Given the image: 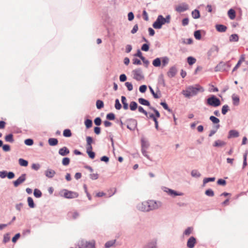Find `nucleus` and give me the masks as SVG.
Segmentation results:
<instances>
[{
    "mask_svg": "<svg viewBox=\"0 0 248 248\" xmlns=\"http://www.w3.org/2000/svg\"><path fill=\"white\" fill-rule=\"evenodd\" d=\"M204 89L203 87L199 84L188 86L186 90H183V94L185 97L190 98L191 97L196 95L198 93H203Z\"/></svg>",
    "mask_w": 248,
    "mask_h": 248,
    "instance_id": "f257e3e1",
    "label": "nucleus"
},
{
    "mask_svg": "<svg viewBox=\"0 0 248 248\" xmlns=\"http://www.w3.org/2000/svg\"><path fill=\"white\" fill-rule=\"evenodd\" d=\"M205 104L210 107L217 108L221 105L220 99L215 95L211 94L205 100Z\"/></svg>",
    "mask_w": 248,
    "mask_h": 248,
    "instance_id": "f03ea898",
    "label": "nucleus"
},
{
    "mask_svg": "<svg viewBox=\"0 0 248 248\" xmlns=\"http://www.w3.org/2000/svg\"><path fill=\"white\" fill-rule=\"evenodd\" d=\"M169 60V58L167 56L157 57L154 59L152 62V64L155 67H160L162 65V67L163 68L168 64Z\"/></svg>",
    "mask_w": 248,
    "mask_h": 248,
    "instance_id": "7ed1b4c3",
    "label": "nucleus"
},
{
    "mask_svg": "<svg viewBox=\"0 0 248 248\" xmlns=\"http://www.w3.org/2000/svg\"><path fill=\"white\" fill-rule=\"evenodd\" d=\"M61 197H63L65 199H71L78 198L79 194L78 192L68 190L67 189H62L59 193Z\"/></svg>",
    "mask_w": 248,
    "mask_h": 248,
    "instance_id": "20e7f679",
    "label": "nucleus"
},
{
    "mask_svg": "<svg viewBox=\"0 0 248 248\" xmlns=\"http://www.w3.org/2000/svg\"><path fill=\"white\" fill-rule=\"evenodd\" d=\"M231 67V64L230 61L224 62H220L215 67V71L227 72L229 71V68Z\"/></svg>",
    "mask_w": 248,
    "mask_h": 248,
    "instance_id": "39448f33",
    "label": "nucleus"
},
{
    "mask_svg": "<svg viewBox=\"0 0 248 248\" xmlns=\"http://www.w3.org/2000/svg\"><path fill=\"white\" fill-rule=\"evenodd\" d=\"M126 123L127 124L126 127L131 131H134L137 129V121L133 118H129L126 120Z\"/></svg>",
    "mask_w": 248,
    "mask_h": 248,
    "instance_id": "423d86ee",
    "label": "nucleus"
},
{
    "mask_svg": "<svg viewBox=\"0 0 248 248\" xmlns=\"http://www.w3.org/2000/svg\"><path fill=\"white\" fill-rule=\"evenodd\" d=\"M163 20V16H157L156 20L153 23V27L156 30H159L162 28L163 25H165Z\"/></svg>",
    "mask_w": 248,
    "mask_h": 248,
    "instance_id": "0eeeda50",
    "label": "nucleus"
},
{
    "mask_svg": "<svg viewBox=\"0 0 248 248\" xmlns=\"http://www.w3.org/2000/svg\"><path fill=\"white\" fill-rule=\"evenodd\" d=\"M219 51V48L217 46L213 45L208 51L207 54L208 59H210L211 57H214L217 56Z\"/></svg>",
    "mask_w": 248,
    "mask_h": 248,
    "instance_id": "6e6552de",
    "label": "nucleus"
},
{
    "mask_svg": "<svg viewBox=\"0 0 248 248\" xmlns=\"http://www.w3.org/2000/svg\"><path fill=\"white\" fill-rule=\"evenodd\" d=\"M78 248H96L95 242L94 240L91 241H82L81 247H79Z\"/></svg>",
    "mask_w": 248,
    "mask_h": 248,
    "instance_id": "1a4fd4ad",
    "label": "nucleus"
},
{
    "mask_svg": "<svg viewBox=\"0 0 248 248\" xmlns=\"http://www.w3.org/2000/svg\"><path fill=\"white\" fill-rule=\"evenodd\" d=\"M164 191L166 192L169 195L172 197H175L177 196H183L184 195L183 192H178L166 187H164Z\"/></svg>",
    "mask_w": 248,
    "mask_h": 248,
    "instance_id": "9d476101",
    "label": "nucleus"
},
{
    "mask_svg": "<svg viewBox=\"0 0 248 248\" xmlns=\"http://www.w3.org/2000/svg\"><path fill=\"white\" fill-rule=\"evenodd\" d=\"M26 179V174H22L16 180L13 182L14 186L16 187L18 186L20 184L25 181Z\"/></svg>",
    "mask_w": 248,
    "mask_h": 248,
    "instance_id": "9b49d317",
    "label": "nucleus"
},
{
    "mask_svg": "<svg viewBox=\"0 0 248 248\" xmlns=\"http://www.w3.org/2000/svg\"><path fill=\"white\" fill-rule=\"evenodd\" d=\"M134 74V78L137 81H140L144 78L143 75H142V71L140 68L135 69L132 71Z\"/></svg>",
    "mask_w": 248,
    "mask_h": 248,
    "instance_id": "f8f14e48",
    "label": "nucleus"
},
{
    "mask_svg": "<svg viewBox=\"0 0 248 248\" xmlns=\"http://www.w3.org/2000/svg\"><path fill=\"white\" fill-rule=\"evenodd\" d=\"M148 205L147 201L143 202L138 204L137 208L139 210L142 212H149Z\"/></svg>",
    "mask_w": 248,
    "mask_h": 248,
    "instance_id": "ddd939ff",
    "label": "nucleus"
},
{
    "mask_svg": "<svg viewBox=\"0 0 248 248\" xmlns=\"http://www.w3.org/2000/svg\"><path fill=\"white\" fill-rule=\"evenodd\" d=\"M196 243V238L193 236H190L187 240L186 246L188 248H194Z\"/></svg>",
    "mask_w": 248,
    "mask_h": 248,
    "instance_id": "4468645a",
    "label": "nucleus"
},
{
    "mask_svg": "<svg viewBox=\"0 0 248 248\" xmlns=\"http://www.w3.org/2000/svg\"><path fill=\"white\" fill-rule=\"evenodd\" d=\"M177 72L178 70L175 65H173L170 68L169 71L167 72V74L169 78H172L176 76Z\"/></svg>",
    "mask_w": 248,
    "mask_h": 248,
    "instance_id": "2eb2a0df",
    "label": "nucleus"
},
{
    "mask_svg": "<svg viewBox=\"0 0 248 248\" xmlns=\"http://www.w3.org/2000/svg\"><path fill=\"white\" fill-rule=\"evenodd\" d=\"M148 202V206L150 211L151 210H154L158 208L159 206L158 205V203L156 201L154 200H150L147 201Z\"/></svg>",
    "mask_w": 248,
    "mask_h": 248,
    "instance_id": "dca6fc26",
    "label": "nucleus"
},
{
    "mask_svg": "<svg viewBox=\"0 0 248 248\" xmlns=\"http://www.w3.org/2000/svg\"><path fill=\"white\" fill-rule=\"evenodd\" d=\"M239 136V132L235 129L230 130L228 132L227 138L228 139L235 138Z\"/></svg>",
    "mask_w": 248,
    "mask_h": 248,
    "instance_id": "f3484780",
    "label": "nucleus"
},
{
    "mask_svg": "<svg viewBox=\"0 0 248 248\" xmlns=\"http://www.w3.org/2000/svg\"><path fill=\"white\" fill-rule=\"evenodd\" d=\"M245 60V54H242L241 55L239 60L237 62V63L235 65V66L233 67L232 70V72H234L236 71L241 65L242 62H244Z\"/></svg>",
    "mask_w": 248,
    "mask_h": 248,
    "instance_id": "a211bd4d",
    "label": "nucleus"
},
{
    "mask_svg": "<svg viewBox=\"0 0 248 248\" xmlns=\"http://www.w3.org/2000/svg\"><path fill=\"white\" fill-rule=\"evenodd\" d=\"M215 28L217 31L219 32H225L227 30V27L221 24H216Z\"/></svg>",
    "mask_w": 248,
    "mask_h": 248,
    "instance_id": "6ab92c4d",
    "label": "nucleus"
},
{
    "mask_svg": "<svg viewBox=\"0 0 248 248\" xmlns=\"http://www.w3.org/2000/svg\"><path fill=\"white\" fill-rule=\"evenodd\" d=\"M58 153L60 155L65 156L70 153V150L67 147L64 146L59 149Z\"/></svg>",
    "mask_w": 248,
    "mask_h": 248,
    "instance_id": "aec40b11",
    "label": "nucleus"
},
{
    "mask_svg": "<svg viewBox=\"0 0 248 248\" xmlns=\"http://www.w3.org/2000/svg\"><path fill=\"white\" fill-rule=\"evenodd\" d=\"M55 174V171L50 168H47L45 171V176L48 178H52Z\"/></svg>",
    "mask_w": 248,
    "mask_h": 248,
    "instance_id": "412c9836",
    "label": "nucleus"
},
{
    "mask_svg": "<svg viewBox=\"0 0 248 248\" xmlns=\"http://www.w3.org/2000/svg\"><path fill=\"white\" fill-rule=\"evenodd\" d=\"M157 240L155 239L148 242L143 248H157Z\"/></svg>",
    "mask_w": 248,
    "mask_h": 248,
    "instance_id": "4be33fe9",
    "label": "nucleus"
},
{
    "mask_svg": "<svg viewBox=\"0 0 248 248\" xmlns=\"http://www.w3.org/2000/svg\"><path fill=\"white\" fill-rule=\"evenodd\" d=\"M138 102L139 103L143 106H147L150 109V108H151L152 106H151L150 102L148 100L140 97L138 99Z\"/></svg>",
    "mask_w": 248,
    "mask_h": 248,
    "instance_id": "5701e85b",
    "label": "nucleus"
},
{
    "mask_svg": "<svg viewBox=\"0 0 248 248\" xmlns=\"http://www.w3.org/2000/svg\"><path fill=\"white\" fill-rule=\"evenodd\" d=\"M89 115L85 117L84 124L86 129H89L93 126V121L92 119L89 118Z\"/></svg>",
    "mask_w": 248,
    "mask_h": 248,
    "instance_id": "b1692460",
    "label": "nucleus"
},
{
    "mask_svg": "<svg viewBox=\"0 0 248 248\" xmlns=\"http://www.w3.org/2000/svg\"><path fill=\"white\" fill-rule=\"evenodd\" d=\"M86 153L91 159H94L95 157V153L93 151V148L86 147Z\"/></svg>",
    "mask_w": 248,
    "mask_h": 248,
    "instance_id": "393cba45",
    "label": "nucleus"
},
{
    "mask_svg": "<svg viewBox=\"0 0 248 248\" xmlns=\"http://www.w3.org/2000/svg\"><path fill=\"white\" fill-rule=\"evenodd\" d=\"M226 144V142H225L223 140H216V141H215L213 145L214 147H222V146L225 145Z\"/></svg>",
    "mask_w": 248,
    "mask_h": 248,
    "instance_id": "a878e982",
    "label": "nucleus"
},
{
    "mask_svg": "<svg viewBox=\"0 0 248 248\" xmlns=\"http://www.w3.org/2000/svg\"><path fill=\"white\" fill-rule=\"evenodd\" d=\"M150 143L148 140H146L143 138L141 139V149H147L149 148Z\"/></svg>",
    "mask_w": 248,
    "mask_h": 248,
    "instance_id": "bb28decb",
    "label": "nucleus"
},
{
    "mask_svg": "<svg viewBox=\"0 0 248 248\" xmlns=\"http://www.w3.org/2000/svg\"><path fill=\"white\" fill-rule=\"evenodd\" d=\"M5 141L13 143L14 142V135L12 133L7 134L4 137Z\"/></svg>",
    "mask_w": 248,
    "mask_h": 248,
    "instance_id": "cd10ccee",
    "label": "nucleus"
},
{
    "mask_svg": "<svg viewBox=\"0 0 248 248\" xmlns=\"http://www.w3.org/2000/svg\"><path fill=\"white\" fill-rule=\"evenodd\" d=\"M121 102L123 104V108L124 110H127L128 109L129 105L127 103L126 98L125 96H121Z\"/></svg>",
    "mask_w": 248,
    "mask_h": 248,
    "instance_id": "c85d7f7f",
    "label": "nucleus"
},
{
    "mask_svg": "<svg viewBox=\"0 0 248 248\" xmlns=\"http://www.w3.org/2000/svg\"><path fill=\"white\" fill-rule=\"evenodd\" d=\"M58 140L56 138H50L48 140V144L51 146H55L58 145Z\"/></svg>",
    "mask_w": 248,
    "mask_h": 248,
    "instance_id": "c756f323",
    "label": "nucleus"
},
{
    "mask_svg": "<svg viewBox=\"0 0 248 248\" xmlns=\"http://www.w3.org/2000/svg\"><path fill=\"white\" fill-rule=\"evenodd\" d=\"M232 97L233 105L235 106H238L240 102L239 97L237 95H235V94H233Z\"/></svg>",
    "mask_w": 248,
    "mask_h": 248,
    "instance_id": "7c9ffc66",
    "label": "nucleus"
},
{
    "mask_svg": "<svg viewBox=\"0 0 248 248\" xmlns=\"http://www.w3.org/2000/svg\"><path fill=\"white\" fill-rule=\"evenodd\" d=\"M158 84L162 85L164 87L166 86L163 74H161L158 77Z\"/></svg>",
    "mask_w": 248,
    "mask_h": 248,
    "instance_id": "2f4dec72",
    "label": "nucleus"
},
{
    "mask_svg": "<svg viewBox=\"0 0 248 248\" xmlns=\"http://www.w3.org/2000/svg\"><path fill=\"white\" fill-rule=\"evenodd\" d=\"M138 108V104L136 102L132 101L130 103L129 108L131 111H135Z\"/></svg>",
    "mask_w": 248,
    "mask_h": 248,
    "instance_id": "473e14b6",
    "label": "nucleus"
},
{
    "mask_svg": "<svg viewBox=\"0 0 248 248\" xmlns=\"http://www.w3.org/2000/svg\"><path fill=\"white\" fill-rule=\"evenodd\" d=\"M239 40V36L236 33H233L230 35L229 37V41L231 42H238Z\"/></svg>",
    "mask_w": 248,
    "mask_h": 248,
    "instance_id": "72a5a7b5",
    "label": "nucleus"
},
{
    "mask_svg": "<svg viewBox=\"0 0 248 248\" xmlns=\"http://www.w3.org/2000/svg\"><path fill=\"white\" fill-rule=\"evenodd\" d=\"M93 139L91 136L86 137L87 146L86 147L93 148L92 144L93 143Z\"/></svg>",
    "mask_w": 248,
    "mask_h": 248,
    "instance_id": "f704fd0d",
    "label": "nucleus"
},
{
    "mask_svg": "<svg viewBox=\"0 0 248 248\" xmlns=\"http://www.w3.org/2000/svg\"><path fill=\"white\" fill-rule=\"evenodd\" d=\"M63 136L66 138H70L72 136V133L70 129H65L63 131Z\"/></svg>",
    "mask_w": 248,
    "mask_h": 248,
    "instance_id": "c9c22d12",
    "label": "nucleus"
},
{
    "mask_svg": "<svg viewBox=\"0 0 248 248\" xmlns=\"http://www.w3.org/2000/svg\"><path fill=\"white\" fill-rule=\"evenodd\" d=\"M27 202H28V206L31 208H33L35 207V204L34 203L33 200L31 197H28Z\"/></svg>",
    "mask_w": 248,
    "mask_h": 248,
    "instance_id": "e433bc0d",
    "label": "nucleus"
},
{
    "mask_svg": "<svg viewBox=\"0 0 248 248\" xmlns=\"http://www.w3.org/2000/svg\"><path fill=\"white\" fill-rule=\"evenodd\" d=\"M194 36L197 40H200L202 39L201 30H196L194 32Z\"/></svg>",
    "mask_w": 248,
    "mask_h": 248,
    "instance_id": "4c0bfd02",
    "label": "nucleus"
},
{
    "mask_svg": "<svg viewBox=\"0 0 248 248\" xmlns=\"http://www.w3.org/2000/svg\"><path fill=\"white\" fill-rule=\"evenodd\" d=\"M18 163L22 167H27L28 165V161L22 158L18 159Z\"/></svg>",
    "mask_w": 248,
    "mask_h": 248,
    "instance_id": "58836bf2",
    "label": "nucleus"
},
{
    "mask_svg": "<svg viewBox=\"0 0 248 248\" xmlns=\"http://www.w3.org/2000/svg\"><path fill=\"white\" fill-rule=\"evenodd\" d=\"M160 105H161L163 108H164V109L167 110L168 112H170V113H172V110L171 109H170L167 103L165 102V101H164V102H161L160 103Z\"/></svg>",
    "mask_w": 248,
    "mask_h": 248,
    "instance_id": "ea45409f",
    "label": "nucleus"
},
{
    "mask_svg": "<svg viewBox=\"0 0 248 248\" xmlns=\"http://www.w3.org/2000/svg\"><path fill=\"white\" fill-rule=\"evenodd\" d=\"M248 154V151L246 150L243 155V163L242 168L244 169L247 166V155Z\"/></svg>",
    "mask_w": 248,
    "mask_h": 248,
    "instance_id": "a19ab883",
    "label": "nucleus"
},
{
    "mask_svg": "<svg viewBox=\"0 0 248 248\" xmlns=\"http://www.w3.org/2000/svg\"><path fill=\"white\" fill-rule=\"evenodd\" d=\"M186 60H187V62L188 63V64L189 65H192L196 62V58H195L194 57H193L192 56H189V57H188L187 58Z\"/></svg>",
    "mask_w": 248,
    "mask_h": 248,
    "instance_id": "79ce46f5",
    "label": "nucleus"
},
{
    "mask_svg": "<svg viewBox=\"0 0 248 248\" xmlns=\"http://www.w3.org/2000/svg\"><path fill=\"white\" fill-rule=\"evenodd\" d=\"M33 195L35 198H40L42 196V193L39 189L35 188L33 191Z\"/></svg>",
    "mask_w": 248,
    "mask_h": 248,
    "instance_id": "37998d69",
    "label": "nucleus"
},
{
    "mask_svg": "<svg viewBox=\"0 0 248 248\" xmlns=\"http://www.w3.org/2000/svg\"><path fill=\"white\" fill-rule=\"evenodd\" d=\"M156 93L154 92L152 94V95L153 96L154 98L158 99L161 96V92L158 87H156Z\"/></svg>",
    "mask_w": 248,
    "mask_h": 248,
    "instance_id": "c03bdc74",
    "label": "nucleus"
},
{
    "mask_svg": "<svg viewBox=\"0 0 248 248\" xmlns=\"http://www.w3.org/2000/svg\"><path fill=\"white\" fill-rule=\"evenodd\" d=\"M193 231V228L192 227H188L183 232V235L188 236Z\"/></svg>",
    "mask_w": 248,
    "mask_h": 248,
    "instance_id": "a18cd8bd",
    "label": "nucleus"
},
{
    "mask_svg": "<svg viewBox=\"0 0 248 248\" xmlns=\"http://www.w3.org/2000/svg\"><path fill=\"white\" fill-rule=\"evenodd\" d=\"M116 118L115 115L113 112H109L106 115V119L108 121L114 120Z\"/></svg>",
    "mask_w": 248,
    "mask_h": 248,
    "instance_id": "49530a36",
    "label": "nucleus"
},
{
    "mask_svg": "<svg viewBox=\"0 0 248 248\" xmlns=\"http://www.w3.org/2000/svg\"><path fill=\"white\" fill-rule=\"evenodd\" d=\"M96 108L98 109H101L104 108V104L102 100H97L96 102Z\"/></svg>",
    "mask_w": 248,
    "mask_h": 248,
    "instance_id": "de8ad7c7",
    "label": "nucleus"
},
{
    "mask_svg": "<svg viewBox=\"0 0 248 248\" xmlns=\"http://www.w3.org/2000/svg\"><path fill=\"white\" fill-rule=\"evenodd\" d=\"M191 175L195 178H199L201 176V174L197 170H193L191 172Z\"/></svg>",
    "mask_w": 248,
    "mask_h": 248,
    "instance_id": "09e8293b",
    "label": "nucleus"
},
{
    "mask_svg": "<svg viewBox=\"0 0 248 248\" xmlns=\"http://www.w3.org/2000/svg\"><path fill=\"white\" fill-rule=\"evenodd\" d=\"M230 110V107L228 105H224L222 106L221 108V113L223 115H226V113Z\"/></svg>",
    "mask_w": 248,
    "mask_h": 248,
    "instance_id": "8fccbe9b",
    "label": "nucleus"
},
{
    "mask_svg": "<svg viewBox=\"0 0 248 248\" xmlns=\"http://www.w3.org/2000/svg\"><path fill=\"white\" fill-rule=\"evenodd\" d=\"M150 43H144L141 46V50L143 51L147 52L150 48Z\"/></svg>",
    "mask_w": 248,
    "mask_h": 248,
    "instance_id": "3c124183",
    "label": "nucleus"
},
{
    "mask_svg": "<svg viewBox=\"0 0 248 248\" xmlns=\"http://www.w3.org/2000/svg\"><path fill=\"white\" fill-rule=\"evenodd\" d=\"M209 120L212 122L213 124H217L218 123H219L220 120L219 119L216 117L215 116H210L209 117Z\"/></svg>",
    "mask_w": 248,
    "mask_h": 248,
    "instance_id": "603ef678",
    "label": "nucleus"
},
{
    "mask_svg": "<svg viewBox=\"0 0 248 248\" xmlns=\"http://www.w3.org/2000/svg\"><path fill=\"white\" fill-rule=\"evenodd\" d=\"M70 162V159L68 157H64L62 158V163L64 166H68Z\"/></svg>",
    "mask_w": 248,
    "mask_h": 248,
    "instance_id": "864d4df0",
    "label": "nucleus"
},
{
    "mask_svg": "<svg viewBox=\"0 0 248 248\" xmlns=\"http://www.w3.org/2000/svg\"><path fill=\"white\" fill-rule=\"evenodd\" d=\"M116 242V240L107 241L105 244V248H109L113 246Z\"/></svg>",
    "mask_w": 248,
    "mask_h": 248,
    "instance_id": "5fc2aeb1",
    "label": "nucleus"
},
{
    "mask_svg": "<svg viewBox=\"0 0 248 248\" xmlns=\"http://www.w3.org/2000/svg\"><path fill=\"white\" fill-rule=\"evenodd\" d=\"M205 194L209 197H213L215 195V193L213 189L208 188L205 190Z\"/></svg>",
    "mask_w": 248,
    "mask_h": 248,
    "instance_id": "6e6d98bb",
    "label": "nucleus"
},
{
    "mask_svg": "<svg viewBox=\"0 0 248 248\" xmlns=\"http://www.w3.org/2000/svg\"><path fill=\"white\" fill-rule=\"evenodd\" d=\"M114 106H115V108L117 110H120L122 108V106L121 104L120 103L119 99L117 98L115 99Z\"/></svg>",
    "mask_w": 248,
    "mask_h": 248,
    "instance_id": "4d7b16f0",
    "label": "nucleus"
},
{
    "mask_svg": "<svg viewBox=\"0 0 248 248\" xmlns=\"http://www.w3.org/2000/svg\"><path fill=\"white\" fill-rule=\"evenodd\" d=\"M24 144L27 146H32L34 143L33 139L29 138L24 140Z\"/></svg>",
    "mask_w": 248,
    "mask_h": 248,
    "instance_id": "13d9d810",
    "label": "nucleus"
},
{
    "mask_svg": "<svg viewBox=\"0 0 248 248\" xmlns=\"http://www.w3.org/2000/svg\"><path fill=\"white\" fill-rule=\"evenodd\" d=\"M137 109H138V111L140 112L143 113L146 117H148V115L149 114L148 112L146 110H145L142 107H141V106H138V108Z\"/></svg>",
    "mask_w": 248,
    "mask_h": 248,
    "instance_id": "bf43d9fd",
    "label": "nucleus"
},
{
    "mask_svg": "<svg viewBox=\"0 0 248 248\" xmlns=\"http://www.w3.org/2000/svg\"><path fill=\"white\" fill-rule=\"evenodd\" d=\"M217 184L219 186H225L227 184V182L225 179L220 178L217 180Z\"/></svg>",
    "mask_w": 248,
    "mask_h": 248,
    "instance_id": "052dcab7",
    "label": "nucleus"
},
{
    "mask_svg": "<svg viewBox=\"0 0 248 248\" xmlns=\"http://www.w3.org/2000/svg\"><path fill=\"white\" fill-rule=\"evenodd\" d=\"M150 109L154 111V116L157 117V118H159L160 117V114L159 111L157 109H156L155 108L152 107L151 108H150Z\"/></svg>",
    "mask_w": 248,
    "mask_h": 248,
    "instance_id": "680f3d73",
    "label": "nucleus"
},
{
    "mask_svg": "<svg viewBox=\"0 0 248 248\" xmlns=\"http://www.w3.org/2000/svg\"><path fill=\"white\" fill-rule=\"evenodd\" d=\"M94 124L97 126H99L100 125L102 124V120L100 117H96L94 119Z\"/></svg>",
    "mask_w": 248,
    "mask_h": 248,
    "instance_id": "e2e57ef3",
    "label": "nucleus"
},
{
    "mask_svg": "<svg viewBox=\"0 0 248 248\" xmlns=\"http://www.w3.org/2000/svg\"><path fill=\"white\" fill-rule=\"evenodd\" d=\"M124 84L128 91H131L133 90V86L131 82H125Z\"/></svg>",
    "mask_w": 248,
    "mask_h": 248,
    "instance_id": "0e129e2a",
    "label": "nucleus"
},
{
    "mask_svg": "<svg viewBox=\"0 0 248 248\" xmlns=\"http://www.w3.org/2000/svg\"><path fill=\"white\" fill-rule=\"evenodd\" d=\"M21 236V234L20 233H16L13 237H12V241L13 242V243H16L17 241L18 240V239L20 238Z\"/></svg>",
    "mask_w": 248,
    "mask_h": 248,
    "instance_id": "69168bd1",
    "label": "nucleus"
},
{
    "mask_svg": "<svg viewBox=\"0 0 248 248\" xmlns=\"http://www.w3.org/2000/svg\"><path fill=\"white\" fill-rule=\"evenodd\" d=\"M216 180L215 177H206L204 178V183H208L209 182H214Z\"/></svg>",
    "mask_w": 248,
    "mask_h": 248,
    "instance_id": "338daca9",
    "label": "nucleus"
},
{
    "mask_svg": "<svg viewBox=\"0 0 248 248\" xmlns=\"http://www.w3.org/2000/svg\"><path fill=\"white\" fill-rule=\"evenodd\" d=\"M2 148V150L5 152H7L11 150L10 145L7 144H4Z\"/></svg>",
    "mask_w": 248,
    "mask_h": 248,
    "instance_id": "774afa93",
    "label": "nucleus"
}]
</instances>
